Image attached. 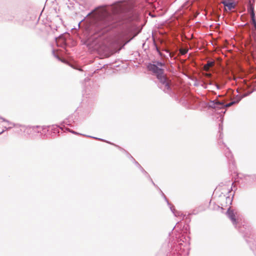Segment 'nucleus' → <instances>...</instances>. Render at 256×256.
I'll return each mask as SVG.
<instances>
[{
  "mask_svg": "<svg viewBox=\"0 0 256 256\" xmlns=\"http://www.w3.org/2000/svg\"><path fill=\"white\" fill-rule=\"evenodd\" d=\"M148 69L156 76L158 80V86L166 93L171 94L172 93V82L164 74V69L152 64H148Z\"/></svg>",
  "mask_w": 256,
  "mask_h": 256,
  "instance_id": "f03ea898",
  "label": "nucleus"
},
{
  "mask_svg": "<svg viewBox=\"0 0 256 256\" xmlns=\"http://www.w3.org/2000/svg\"><path fill=\"white\" fill-rule=\"evenodd\" d=\"M223 138L222 134V133L220 134L219 138L222 139Z\"/></svg>",
  "mask_w": 256,
  "mask_h": 256,
  "instance_id": "5701e85b",
  "label": "nucleus"
},
{
  "mask_svg": "<svg viewBox=\"0 0 256 256\" xmlns=\"http://www.w3.org/2000/svg\"><path fill=\"white\" fill-rule=\"evenodd\" d=\"M214 84V86L216 88V89H217V90H219V89H220V86H219L218 84Z\"/></svg>",
  "mask_w": 256,
  "mask_h": 256,
  "instance_id": "4be33fe9",
  "label": "nucleus"
},
{
  "mask_svg": "<svg viewBox=\"0 0 256 256\" xmlns=\"http://www.w3.org/2000/svg\"><path fill=\"white\" fill-rule=\"evenodd\" d=\"M226 215L228 218L231 220L234 225L236 224V220L235 218V214L233 210H231L230 208L228 209L226 212Z\"/></svg>",
  "mask_w": 256,
  "mask_h": 256,
  "instance_id": "423d86ee",
  "label": "nucleus"
},
{
  "mask_svg": "<svg viewBox=\"0 0 256 256\" xmlns=\"http://www.w3.org/2000/svg\"><path fill=\"white\" fill-rule=\"evenodd\" d=\"M88 137H91V138H95V139H98V138H95V137H92V136H88ZM98 140H100V138H98Z\"/></svg>",
  "mask_w": 256,
  "mask_h": 256,
  "instance_id": "b1692460",
  "label": "nucleus"
},
{
  "mask_svg": "<svg viewBox=\"0 0 256 256\" xmlns=\"http://www.w3.org/2000/svg\"><path fill=\"white\" fill-rule=\"evenodd\" d=\"M209 84L212 85L213 84V83L212 82H210Z\"/></svg>",
  "mask_w": 256,
  "mask_h": 256,
  "instance_id": "a878e982",
  "label": "nucleus"
},
{
  "mask_svg": "<svg viewBox=\"0 0 256 256\" xmlns=\"http://www.w3.org/2000/svg\"><path fill=\"white\" fill-rule=\"evenodd\" d=\"M240 100H241V98L238 97L235 100L232 101V102H231L227 104H224V108L230 107L235 104L238 103Z\"/></svg>",
  "mask_w": 256,
  "mask_h": 256,
  "instance_id": "f8f14e48",
  "label": "nucleus"
},
{
  "mask_svg": "<svg viewBox=\"0 0 256 256\" xmlns=\"http://www.w3.org/2000/svg\"><path fill=\"white\" fill-rule=\"evenodd\" d=\"M4 132V130H3L2 132H0V134H2Z\"/></svg>",
  "mask_w": 256,
  "mask_h": 256,
  "instance_id": "393cba45",
  "label": "nucleus"
},
{
  "mask_svg": "<svg viewBox=\"0 0 256 256\" xmlns=\"http://www.w3.org/2000/svg\"><path fill=\"white\" fill-rule=\"evenodd\" d=\"M252 24H254V26L256 30V17L252 18Z\"/></svg>",
  "mask_w": 256,
  "mask_h": 256,
  "instance_id": "2eb2a0df",
  "label": "nucleus"
},
{
  "mask_svg": "<svg viewBox=\"0 0 256 256\" xmlns=\"http://www.w3.org/2000/svg\"><path fill=\"white\" fill-rule=\"evenodd\" d=\"M92 14L100 29L102 30L111 25L112 20L118 19L128 22L138 19V14L134 12L132 6L128 2L118 1L111 5L100 6L87 16Z\"/></svg>",
  "mask_w": 256,
  "mask_h": 256,
  "instance_id": "f257e3e1",
  "label": "nucleus"
},
{
  "mask_svg": "<svg viewBox=\"0 0 256 256\" xmlns=\"http://www.w3.org/2000/svg\"><path fill=\"white\" fill-rule=\"evenodd\" d=\"M226 200L227 201V203L228 202H229L230 204H232V198H230V196H227L226 198Z\"/></svg>",
  "mask_w": 256,
  "mask_h": 256,
  "instance_id": "f3484780",
  "label": "nucleus"
},
{
  "mask_svg": "<svg viewBox=\"0 0 256 256\" xmlns=\"http://www.w3.org/2000/svg\"><path fill=\"white\" fill-rule=\"evenodd\" d=\"M68 130L69 132H72V134H78V132H76L72 130H70L69 129H68Z\"/></svg>",
  "mask_w": 256,
  "mask_h": 256,
  "instance_id": "412c9836",
  "label": "nucleus"
},
{
  "mask_svg": "<svg viewBox=\"0 0 256 256\" xmlns=\"http://www.w3.org/2000/svg\"><path fill=\"white\" fill-rule=\"evenodd\" d=\"M248 12L250 13L251 18L256 17L254 12V6L252 4L250 0L249 1L248 4Z\"/></svg>",
  "mask_w": 256,
  "mask_h": 256,
  "instance_id": "6e6552de",
  "label": "nucleus"
},
{
  "mask_svg": "<svg viewBox=\"0 0 256 256\" xmlns=\"http://www.w3.org/2000/svg\"><path fill=\"white\" fill-rule=\"evenodd\" d=\"M219 144H220L221 142L224 146V148H226L225 151H224V154L230 160H232V154L229 148L226 147V146L225 145L224 142H219Z\"/></svg>",
  "mask_w": 256,
  "mask_h": 256,
  "instance_id": "0eeeda50",
  "label": "nucleus"
},
{
  "mask_svg": "<svg viewBox=\"0 0 256 256\" xmlns=\"http://www.w3.org/2000/svg\"><path fill=\"white\" fill-rule=\"evenodd\" d=\"M155 65H156L160 67V68H162V67H164V64L162 62H155V64H154Z\"/></svg>",
  "mask_w": 256,
  "mask_h": 256,
  "instance_id": "4468645a",
  "label": "nucleus"
},
{
  "mask_svg": "<svg viewBox=\"0 0 256 256\" xmlns=\"http://www.w3.org/2000/svg\"><path fill=\"white\" fill-rule=\"evenodd\" d=\"M221 3L225 6L228 8L229 10L235 8L236 4L234 2H230L229 0H222Z\"/></svg>",
  "mask_w": 256,
  "mask_h": 256,
  "instance_id": "39448f33",
  "label": "nucleus"
},
{
  "mask_svg": "<svg viewBox=\"0 0 256 256\" xmlns=\"http://www.w3.org/2000/svg\"><path fill=\"white\" fill-rule=\"evenodd\" d=\"M209 107L214 109H221L224 108V103L216 100L211 101L209 103Z\"/></svg>",
  "mask_w": 256,
  "mask_h": 256,
  "instance_id": "7ed1b4c3",
  "label": "nucleus"
},
{
  "mask_svg": "<svg viewBox=\"0 0 256 256\" xmlns=\"http://www.w3.org/2000/svg\"><path fill=\"white\" fill-rule=\"evenodd\" d=\"M214 64V62L212 61H208L206 64H204V68L206 71H208L210 68Z\"/></svg>",
  "mask_w": 256,
  "mask_h": 256,
  "instance_id": "9b49d317",
  "label": "nucleus"
},
{
  "mask_svg": "<svg viewBox=\"0 0 256 256\" xmlns=\"http://www.w3.org/2000/svg\"><path fill=\"white\" fill-rule=\"evenodd\" d=\"M131 157H132V158L134 160V164L141 170L142 172H143L146 174L148 175V177L150 178V181L152 182V184L156 186L154 182L152 179L150 178V176L144 170L141 166L134 159V158L132 156H131Z\"/></svg>",
  "mask_w": 256,
  "mask_h": 256,
  "instance_id": "1a4fd4ad",
  "label": "nucleus"
},
{
  "mask_svg": "<svg viewBox=\"0 0 256 256\" xmlns=\"http://www.w3.org/2000/svg\"><path fill=\"white\" fill-rule=\"evenodd\" d=\"M0 119L2 120L3 122H7L8 125L10 126L8 128H6V126H5L4 128L6 130H8V129L12 128L13 126H15V124L14 123L11 122L10 121L6 120V119H5V118H3L0 117Z\"/></svg>",
  "mask_w": 256,
  "mask_h": 256,
  "instance_id": "9d476101",
  "label": "nucleus"
},
{
  "mask_svg": "<svg viewBox=\"0 0 256 256\" xmlns=\"http://www.w3.org/2000/svg\"><path fill=\"white\" fill-rule=\"evenodd\" d=\"M172 256H182V254L180 252H176V254L175 252H174Z\"/></svg>",
  "mask_w": 256,
  "mask_h": 256,
  "instance_id": "dca6fc26",
  "label": "nucleus"
},
{
  "mask_svg": "<svg viewBox=\"0 0 256 256\" xmlns=\"http://www.w3.org/2000/svg\"><path fill=\"white\" fill-rule=\"evenodd\" d=\"M211 76V74H208V76Z\"/></svg>",
  "mask_w": 256,
  "mask_h": 256,
  "instance_id": "bb28decb",
  "label": "nucleus"
},
{
  "mask_svg": "<svg viewBox=\"0 0 256 256\" xmlns=\"http://www.w3.org/2000/svg\"><path fill=\"white\" fill-rule=\"evenodd\" d=\"M63 123L64 124V125H70V121L68 120H65Z\"/></svg>",
  "mask_w": 256,
  "mask_h": 256,
  "instance_id": "a211bd4d",
  "label": "nucleus"
},
{
  "mask_svg": "<svg viewBox=\"0 0 256 256\" xmlns=\"http://www.w3.org/2000/svg\"><path fill=\"white\" fill-rule=\"evenodd\" d=\"M188 242V238H186V237H182V238H180V240H178V245H182V243L180 242Z\"/></svg>",
  "mask_w": 256,
  "mask_h": 256,
  "instance_id": "ddd939ff",
  "label": "nucleus"
},
{
  "mask_svg": "<svg viewBox=\"0 0 256 256\" xmlns=\"http://www.w3.org/2000/svg\"><path fill=\"white\" fill-rule=\"evenodd\" d=\"M160 192H162V196L164 197V200L167 202L169 206V207L172 211V212L174 214L175 216H182L184 217V216L180 212L177 211L175 210L174 206H172V204L168 202V199L166 198V196H164V194L162 192V191L160 190Z\"/></svg>",
  "mask_w": 256,
  "mask_h": 256,
  "instance_id": "20e7f679",
  "label": "nucleus"
},
{
  "mask_svg": "<svg viewBox=\"0 0 256 256\" xmlns=\"http://www.w3.org/2000/svg\"><path fill=\"white\" fill-rule=\"evenodd\" d=\"M52 52H53V54H54V56L56 58H58L59 60H61V59L58 56L55 54L54 50L52 51Z\"/></svg>",
  "mask_w": 256,
  "mask_h": 256,
  "instance_id": "aec40b11",
  "label": "nucleus"
},
{
  "mask_svg": "<svg viewBox=\"0 0 256 256\" xmlns=\"http://www.w3.org/2000/svg\"><path fill=\"white\" fill-rule=\"evenodd\" d=\"M156 50L157 51V52H158V54L160 56H162V52H160L159 48L156 46Z\"/></svg>",
  "mask_w": 256,
  "mask_h": 256,
  "instance_id": "6ab92c4d",
  "label": "nucleus"
}]
</instances>
